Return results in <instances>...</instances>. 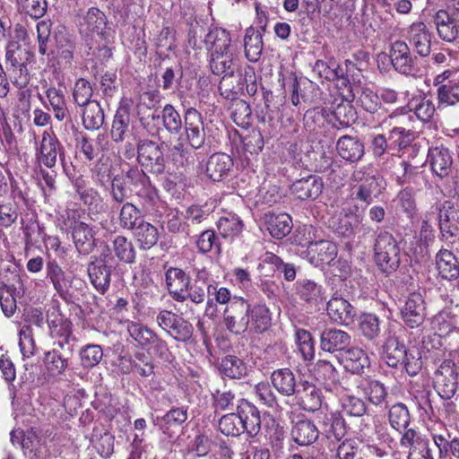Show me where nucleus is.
Listing matches in <instances>:
<instances>
[{"instance_id": "a18cd8bd", "label": "nucleus", "mask_w": 459, "mask_h": 459, "mask_svg": "<svg viewBox=\"0 0 459 459\" xmlns=\"http://www.w3.org/2000/svg\"><path fill=\"white\" fill-rule=\"evenodd\" d=\"M297 289L300 299L308 303L316 305L325 299L322 286L313 281L302 280L298 282Z\"/></svg>"}, {"instance_id": "4468645a", "label": "nucleus", "mask_w": 459, "mask_h": 459, "mask_svg": "<svg viewBox=\"0 0 459 459\" xmlns=\"http://www.w3.org/2000/svg\"><path fill=\"white\" fill-rule=\"evenodd\" d=\"M389 58L394 70L402 74L414 71V57L408 44L401 39L394 40L389 47Z\"/></svg>"}, {"instance_id": "a19ab883", "label": "nucleus", "mask_w": 459, "mask_h": 459, "mask_svg": "<svg viewBox=\"0 0 459 459\" xmlns=\"http://www.w3.org/2000/svg\"><path fill=\"white\" fill-rule=\"evenodd\" d=\"M406 348L397 338L392 337L386 340L384 350L383 359L389 367H397L403 358L405 357Z\"/></svg>"}, {"instance_id": "a211bd4d", "label": "nucleus", "mask_w": 459, "mask_h": 459, "mask_svg": "<svg viewBox=\"0 0 459 459\" xmlns=\"http://www.w3.org/2000/svg\"><path fill=\"white\" fill-rule=\"evenodd\" d=\"M294 395L297 404L305 411H316L322 406L321 390L307 381L300 384Z\"/></svg>"}, {"instance_id": "20e7f679", "label": "nucleus", "mask_w": 459, "mask_h": 459, "mask_svg": "<svg viewBox=\"0 0 459 459\" xmlns=\"http://www.w3.org/2000/svg\"><path fill=\"white\" fill-rule=\"evenodd\" d=\"M332 100L330 106L319 108H316L313 111L307 112L305 119H307L312 113L322 114L324 117H328L332 114L342 127H347L357 119V113L351 106V102L355 100V94L351 90L348 95L336 92L335 95H331Z\"/></svg>"}, {"instance_id": "9d476101", "label": "nucleus", "mask_w": 459, "mask_h": 459, "mask_svg": "<svg viewBox=\"0 0 459 459\" xmlns=\"http://www.w3.org/2000/svg\"><path fill=\"white\" fill-rule=\"evenodd\" d=\"M35 156L39 164L51 169L55 167L57 157L60 159L64 157V148L53 133L44 131L36 147Z\"/></svg>"}, {"instance_id": "69168bd1", "label": "nucleus", "mask_w": 459, "mask_h": 459, "mask_svg": "<svg viewBox=\"0 0 459 459\" xmlns=\"http://www.w3.org/2000/svg\"><path fill=\"white\" fill-rule=\"evenodd\" d=\"M405 357L401 360V364L410 376H416L422 368V361L420 351L413 348L405 351Z\"/></svg>"}, {"instance_id": "2f4dec72", "label": "nucleus", "mask_w": 459, "mask_h": 459, "mask_svg": "<svg viewBox=\"0 0 459 459\" xmlns=\"http://www.w3.org/2000/svg\"><path fill=\"white\" fill-rule=\"evenodd\" d=\"M273 387L282 395H294L297 391V382L294 373L289 368L273 371L271 376Z\"/></svg>"}, {"instance_id": "7ed1b4c3", "label": "nucleus", "mask_w": 459, "mask_h": 459, "mask_svg": "<svg viewBox=\"0 0 459 459\" xmlns=\"http://www.w3.org/2000/svg\"><path fill=\"white\" fill-rule=\"evenodd\" d=\"M353 179L357 182L352 187L351 196L354 199L369 205L385 190V184L381 176L360 168L353 172Z\"/></svg>"}, {"instance_id": "864d4df0", "label": "nucleus", "mask_w": 459, "mask_h": 459, "mask_svg": "<svg viewBox=\"0 0 459 459\" xmlns=\"http://www.w3.org/2000/svg\"><path fill=\"white\" fill-rule=\"evenodd\" d=\"M217 227L223 238H234L242 231L243 223L236 214H228L218 221Z\"/></svg>"}, {"instance_id": "49530a36", "label": "nucleus", "mask_w": 459, "mask_h": 459, "mask_svg": "<svg viewBox=\"0 0 459 459\" xmlns=\"http://www.w3.org/2000/svg\"><path fill=\"white\" fill-rule=\"evenodd\" d=\"M46 96L53 109L55 117L59 121L64 120L68 114L65 91L61 88L49 87L46 91Z\"/></svg>"}, {"instance_id": "aec40b11", "label": "nucleus", "mask_w": 459, "mask_h": 459, "mask_svg": "<svg viewBox=\"0 0 459 459\" xmlns=\"http://www.w3.org/2000/svg\"><path fill=\"white\" fill-rule=\"evenodd\" d=\"M327 314L333 322L348 325L353 322L356 311L348 300L334 294L327 302Z\"/></svg>"}, {"instance_id": "f03ea898", "label": "nucleus", "mask_w": 459, "mask_h": 459, "mask_svg": "<svg viewBox=\"0 0 459 459\" xmlns=\"http://www.w3.org/2000/svg\"><path fill=\"white\" fill-rule=\"evenodd\" d=\"M261 420L258 410L248 401L242 399L238 404V413H229L221 418L219 429L226 436H238L247 432L255 436L260 429Z\"/></svg>"}, {"instance_id": "e2e57ef3", "label": "nucleus", "mask_w": 459, "mask_h": 459, "mask_svg": "<svg viewBox=\"0 0 459 459\" xmlns=\"http://www.w3.org/2000/svg\"><path fill=\"white\" fill-rule=\"evenodd\" d=\"M397 206L406 213L410 219L414 218L417 212L416 202L412 191L404 188L399 192L396 197Z\"/></svg>"}, {"instance_id": "cd10ccee", "label": "nucleus", "mask_w": 459, "mask_h": 459, "mask_svg": "<svg viewBox=\"0 0 459 459\" xmlns=\"http://www.w3.org/2000/svg\"><path fill=\"white\" fill-rule=\"evenodd\" d=\"M336 150L341 158L350 162H356L364 155L363 143L358 138L350 135L338 139Z\"/></svg>"}, {"instance_id": "37998d69", "label": "nucleus", "mask_w": 459, "mask_h": 459, "mask_svg": "<svg viewBox=\"0 0 459 459\" xmlns=\"http://www.w3.org/2000/svg\"><path fill=\"white\" fill-rule=\"evenodd\" d=\"M47 270L48 277L51 280L55 290L61 297L65 298L68 294L71 281L65 277V272L55 261L48 264Z\"/></svg>"}, {"instance_id": "ea45409f", "label": "nucleus", "mask_w": 459, "mask_h": 459, "mask_svg": "<svg viewBox=\"0 0 459 459\" xmlns=\"http://www.w3.org/2000/svg\"><path fill=\"white\" fill-rule=\"evenodd\" d=\"M355 94L356 104L360 106L365 111L374 114L381 107L379 96L372 89L368 87H359L356 90Z\"/></svg>"}, {"instance_id": "0e129e2a", "label": "nucleus", "mask_w": 459, "mask_h": 459, "mask_svg": "<svg viewBox=\"0 0 459 459\" xmlns=\"http://www.w3.org/2000/svg\"><path fill=\"white\" fill-rule=\"evenodd\" d=\"M19 8L31 18L39 19L47 12L46 0H18Z\"/></svg>"}, {"instance_id": "423d86ee", "label": "nucleus", "mask_w": 459, "mask_h": 459, "mask_svg": "<svg viewBox=\"0 0 459 459\" xmlns=\"http://www.w3.org/2000/svg\"><path fill=\"white\" fill-rule=\"evenodd\" d=\"M250 303L245 298H235L222 312V324L234 334H241L248 330Z\"/></svg>"}, {"instance_id": "473e14b6", "label": "nucleus", "mask_w": 459, "mask_h": 459, "mask_svg": "<svg viewBox=\"0 0 459 459\" xmlns=\"http://www.w3.org/2000/svg\"><path fill=\"white\" fill-rule=\"evenodd\" d=\"M291 435L299 446H309L317 440L319 430L313 421L304 420L295 423Z\"/></svg>"}, {"instance_id": "13d9d810", "label": "nucleus", "mask_w": 459, "mask_h": 459, "mask_svg": "<svg viewBox=\"0 0 459 459\" xmlns=\"http://www.w3.org/2000/svg\"><path fill=\"white\" fill-rule=\"evenodd\" d=\"M437 100L440 104L455 105L459 101V80L451 81L446 85L437 88Z\"/></svg>"}, {"instance_id": "e433bc0d", "label": "nucleus", "mask_w": 459, "mask_h": 459, "mask_svg": "<svg viewBox=\"0 0 459 459\" xmlns=\"http://www.w3.org/2000/svg\"><path fill=\"white\" fill-rule=\"evenodd\" d=\"M244 48L246 57L250 62H256L259 60L263 50L262 35L253 27H249L246 30Z\"/></svg>"}, {"instance_id": "bf43d9fd", "label": "nucleus", "mask_w": 459, "mask_h": 459, "mask_svg": "<svg viewBox=\"0 0 459 459\" xmlns=\"http://www.w3.org/2000/svg\"><path fill=\"white\" fill-rule=\"evenodd\" d=\"M92 93L93 90L89 81L84 78H80L76 81L73 97L78 106L84 107L91 101H94V100H91Z\"/></svg>"}, {"instance_id": "ddd939ff", "label": "nucleus", "mask_w": 459, "mask_h": 459, "mask_svg": "<svg viewBox=\"0 0 459 459\" xmlns=\"http://www.w3.org/2000/svg\"><path fill=\"white\" fill-rule=\"evenodd\" d=\"M184 118L186 142L193 149H200L205 142V131L201 113L194 108H189L186 110Z\"/></svg>"}, {"instance_id": "bb28decb", "label": "nucleus", "mask_w": 459, "mask_h": 459, "mask_svg": "<svg viewBox=\"0 0 459 459\" xmlns=\"http://www.w3.org/2000/svg\"><path fill=\"white\" fill-rule=\"evenodd\" d=\"M436 269L441 278L453 281L459 277V264L455 255L447 249H441L436 255Z\"/></svg>"}, {"instance_id": "c85d7f7f", "label": "nucleus", "mask_w": 459, "mask_h": 459, "mask_svg": "<svg viewBox=\"0 0 459 459\" xmlns=\"http://www.w3.org/2000/svg\"><path fill=\"white\" fill-rule=\"evenodd\" d=\"M119 332L125 329L132 339L140 346L151 345L156 340V333L151 328L132 321L119 322Z\"/></svg>"}, {"instance_id": "6e6552de", "label": "nucleus", "mask_w": 459, "mask_h": 459, "mask_svg": "<svg viewBox=\"0 0 459 459\" xmlns=\"http://www.w3.org/2000/svg\"><path fill=\"white\" fill-rule=\"evenodd\" d=\"M458 373L451 359H445L437 368L434 376V387L444 400H450L456 393Z\"/></svg>"}, {"instance_id": "5fc2aeb1", "label": "nucleus", "mask_w": 459, "mask_h": 459, "mask_svg": "<svg viewBox=\"0 0 459 459\" xmlns=\"http://www.w3.org/2000/svg\"><path fill=\"white\" fill-rule=\"evenodd\" d=\"M221 373L230 378H240L247 374L244 362L235 356H226L221 363Z\"/></svg>"}, {"instance_id": "4be33fe9", "label": "nucleus", "mask_w": 459, "mask_h": 459, "mask_svg": "<svg viewBox=\"0 0 459 459\" xmlns=\"http://www.w3.org/2000/svg\"><path fill=\"white\" fill-rule=\"evenodd\" d=\"M342 363L344 368L352 373L359 374L369 367V359L366 351L359 347H348L342 353Z\"/></svg>"}, {"instance_id": "6ab92c4d", "label": "nucleus", "mask_w": 459, "mask_h": 459, "mask_svg": "<svg viewBox=\"0 0 459 459\" xmlns=\"http://www.w3.org/2000/svg\"><path fill=\"white\" fill-rule=\"evenodd\" d=\"M324 182L321 178L310 175L296 180L290 187L291 194L300 200H315L323 192Z\"/></svg>"}, {"instance_id": "3c124183", "label": "nucleus", "mask_w": 459, "mask_h": 459, "mask_svg": "<svg viewBox=\"0 0 459 459\" xmlns=\"http://www.w3.org/2000/svg\"><path fill=\"white\" fill-rule=\"evenodd\" d=\"M361 389L364 395L374 405H380L385 401L386 388L377 380H366L361 384Z\"/></svg>"}, {"instance_id": "dca6fc26", "label": "nucleus", "mask_w": 459, "mask_h": 459, "mask_svg": "<svg viewBox=\"0 0 459 459\" xmlns=\"http://www.w3.org/2000/svg\"><path fill=\"white\" fill-rule=\"evenodd\" d=\"M411 111L420 121L428 122L433 117L436 108L431 100L419 95L411 98L406 106L396 108L388 117L392 119Z\"/></svg>"}, {"instance_id": "4d7b16f0", "label": "nucleus", "mask_w": 459, "mask_h": 459, "mask_svg": "<svg viewBox=\"0 0 459 459\" xmlns=\"http://www.w3.org/2000/svg\"><path fill=\"white\" fill-rule=\"evenodd\" d=\"M161 120L165 129L173 134H177L182 128V119L175 108L167 104L161 110Z\"/></svg>"}, {"instance_id": "6e6d98bb", "label": "nucleus", "mask_w": 459, "mask_h": 459, "mask_svg": "<svg viewBox=\"0 0 459 459\" xmlns=\"http://www.w3.org/2000/svg\"><path fill=\"white\" fill-rule=\"evenodd\" d=\"M296 345L304 360H312L315 356V343L311 333L304 329L296 331Z\"/></svg>"}, {"instance_id": "c756f323", "label": "nucleus", "mask_w": 459, "mask_h": 459, "mask_svg": "<svg viewBox=\"0 0 459 459\" xmlns=\"http://www.w3.org/2000/svg\"><path fill=\"white\" fill-rule=\"evenodd\" d=\"M456 320L451 308H444L430 318V329L435 335L446 337L455 328Z\"/></svg>"}, {"instance_id": "680f3d73", "label": "nucleus", "mask_w": 459, "mask_h": 459, "mask_svg": "<svg viewBox=\"0 0 459 459\" xmlns=\"http://www.w3.org/2000/svg\"><path fill=\"white\" fill-rule=\"evenodd\" d=\"M437 211H439L438 222L442 237L448 239L449 237H453L454 235L447 225L451 220L455 219L453 206L451 203L446 202L441 208H435V211H433L434 213Z\"/></svg>"}, {"instance_id": "2eb2a0df", "label": "nucleus", "mask_w": 459, "mask_h": 459, "mask_svg": "<svg viewBox=\"0 0 459 459\" xmlns=\"http://www.w3.org/2000/svg\"><path fill=\"white\" fill-rule=\"evenodd\" d=\"M50 335L53 345L61 349L67 355H72L75 344V337L72 332V322L67 319L53 321L50 325Z\"/></svg>"}, {"instance_id": "de8ad7c7", "label": "nucleus", "mask_w": 459, "mask_h": 459, "mask_svg": "<svg viewBox=\"0 0 459 459\" xmlns=\"http://www.w3.org/2000/svg\"><path fill=\"white\" fill-rule=\"evenodd\" d=\"M339 403L342 411L351 417H361L367 410L365 402L349 392H345L340 396Z\"/></svg>"}, {"instance_id": "7c9ffc66", "label": "nucleus", "mask_w": 459, "mask_h": 459, "mask_svg": "<svg viewBox=\"0 0 459 459\" xmlns=\"http://www.w3.org/2000/svg\"><path fill=\"white\" fill-rule=\"evenodd\" d=\"M265 224L271 236L278 239L287 236L292 229L291 217L285 212L267 214L265 217Z\"/></svg>"}, {"instance_id": "412c9836", "label": "nucleus", "mask_w": 459, "mask_h": 459, "mask_svg": "<svg viewBox=\"0 0 459 459\" xmlns=\"http://www.w3.org/2000/svg\"><path fill=\"white\" fill-rule=\"evenodd\" d=\"M350 334L340 329H325L320 335L321 349L331 353L345 351L350 346Z\"/></svg>"}, {"instance_id": "72a5a7b5", "label": "nucleus", "mask_w": 459, "mask_h": 459, "mask_svg": "<svg viewBox=\"0 0 459 459\" xmlns=\"http://www.w3.org/2000/svg\"><path fill=\"white\" fill-rule=\"evenodd\" d=\"M271 325V316L269 309L264 305L256 304L252 306L250 304L249 313V333H262L266 331Z\"/></svg>"}, {"instance_id": "f8f14e48", "label": "nucleus", "mask_w": 459, "mask_h": 459, "mask_svg": "<svg viewBox=\"0 0 459 459\" xmlns=\"http://www.w3.org/2000/svg\"><path fill=\"white\" fill-rule=\"evenodd\" d=\"M439 38L446 42L459 40V9L447 12L439 10L434 17Z\"/></svg>"}, {"instance_id": "4c0bfd02", "label": "nucleus", "mask_w": 459, "mask_h": 459, "mask_svg": "<svg viewBox=\"0 0 459 459\" xmlns=\"http://www.w3.org/2000/svg\"><path fill=\"white\" fill-rule=\"evenodd\" d=\"M428 430L433 439L434 444L438 448L440 459H445L449 455L450 435L445 425L441 421H435L428 426Z\"/></svg>"}, {"instance_id": "f3484780", "label": "nucleus", "mask_w": 459, "mask_h": 459, "mask_svg": "<svg viewBox=\"0 0 459 459\" xmlns=\"http://www.w3.org/2000/svg\"><path fill=\"white\" fill-rule=\"evenodd\" d=\"M407 39L420 56H428L431 52V32L423 22L411 23L407 29Z\"/></svg>"}, {"instance_id": "c03bdc74", "label": "nucleus", "mask_w": 459, "mask_h": 459, "mask_svg": "<svg viewBox=\"0 0 459 459\" xmlns=\"http://www.w3.org/2000/svg\"><path fill=\"white\" fill-rule=\"evenodd\" d=\"M134 235L143 249L153 247L159 238L158 230L149 222L141 221L134 229Z\"/></svg>"}, {"instance_id": "0eeeda50", "label": "nucleus", "mask_w": 459, "mask_h": 459, "mask_svg": "<svg viewBox=\"0 0 459 459\" xmlns=\"http://www.w3.org/2000/svg\"><path fill=\"white\" fill-rule=\"evenodd\" d=\"M75 23L80 33L85 37L94 33L107 39L108 35L107 18L103 12L96 7L88 10L79 8L75 10Z\"/></svg>"}, {"instance_id": "a878e982", "label": "nucleus", "mask_w": 459, "mask_h": 459, "mask_svg": "<svg viewBox=\"0 0 459 459\" xmlns=\"http://www.w3.org/2000/svg\"><path fill=\"white\" fill-rule=\"evenodd\" d=\"M310 375L326 389H332L339 382V372L327 359H318L309 370Z\"/></svg>"}, {"instance_id": "f257e3e1", "label": "nucleus", "mask_w": 459, "mask_h": 459, "mask_svg": "<svg viewBox=\"0 0 459 459\" xmlns=\"http://www.w3.org/2000/svg\"><path fill=\"white\" fill-rule=\"evenodd\" d=\"M230 33L221 27H212L204 38L212 72L231 77L235 73L234 50Z\"/></svg>"}, {"instance_id": "8fccbe9b", "label": "nucleus", "mask_w": 459, "mask_h": 459, "mask_svg": "<svg viewBox=\"0 0 459 459\" xmlns=\"http://www.w3.org/2000/svg\"><path fill=\"white\" fill-rule=\"evenodd\" d=\"M89 277L94 287L104 293L110 282L111 271L110 268L105 264H91L88 268Z\"/></svg>"}, {"instance_id": "052dcab7", "label": "nucleus", "mask_w": 459, "mask_h": 459, "mask_svg": "<svg viewBox=\"0 0 459 459\" xmlns=\"http://www.w3.org/2000/svg\"><path fill=\"white\" fill-rule=\"evenodd\" d=\"M19 346L21 352L24 358H30L35 354L36 344L33 339L32 327L30 325H23L19 333Z\"/></svg>"}, {"instance_id": "5701e85b", "label": "nucleus", "mask_w": 459, "mask_h": 459, "mask_svg": "<svg viewBox=\"0 0 459 459\" xmlns=\"http://www.w3.org/2000/svg\"><path fill=\"white\" fill-rule=\"evenodd\" d=\"M233 167V160L228 154L214 153L207 160L205 174L212 181L222 180Z\"/></svg>"}, {"instance_id": "c9c22d12", "label": "nucleus", "mask_w": 459, "mask_h": 459, "mask_svg": "<svg viewBox=\"0 0 459 459\" xmlns=\"http://www.w3.org/2000/svg\"><path fill=\"white\" fill-rule=\"evenodd\" d=\"M76 249L82 255L90 254L95 247V238L91 229L84 222L72 231Z\"/></svg>"}, {"instance_id": "f704fd0d", "label": "nucleus", "mask_w": 459, "mask_h": 459, "mask_svg": "<svg viewBox=\"0 0 459 459\" xmlns=\"http://www.w3.org/2000/svg\"><path fill=\"white\" fill-rule=\"evenodd\" d=\"M98 180L115 197L114 162L110 156L102 155L97 165Z\"/></svg>"}, {"instance_id": "79ce46f5", "label": "nucleus", "mask_w": 459, "mask_h": 459, "mask_svg": "<svg viewBox=\"0 0 459 459\" xmlns=\"http://www.w3.org/2000/svg\"><path fill=\"white\" fill-rule=\"evenodd\" d=\"M82 124L88 130L100 128L104 122V113L97 100L82 107Z\"/></svg>"}, {"instance_id": "1a4fd4ad", "label": "nucleus", "mask_w": 459, "mask_h": 459, "mask_svg": "<svg viewBox=\"0 0 459 459\" xmlns=\"http://www.w3.org/2000/svg\"><path fill=\"white\" fill-rule=\"evenodd\" d=\"M400 315L403 323L410 328L419 327L426 318V302L419 291L411 292L400 307Z\"/></svg>"}, {"instance_id": "9b49d317", "label": "nucleus", "mask_w": 459, "mask_h": 459, "mask_svg": "<svg viewBox=\"0 0 459 459\" xmlns=\"http://www.w3.org/2000/svg\"><path fill=\"white\" fill-rule=\"evenodd\" d=\"M337 247L328 240L308 241L307 249L302 252L303 257L311 264L318 267L331 264L337 256Z\"/></svg>"}, {"instance_id": "b1692460", "label": "nucleus", "mask_w": 459, "mask_h": 459, "mask_svg": "<svg viewBox=\"0 0 459 459\" xmlns=\"http://www.w3.org/2000/svg\"><path fill=\"white\" fill-rule=\"evenodd\" d=\"M166 283L175 300L185 301L186 290L189 287L190 280L183 270L169 268L166 272Z\"/></svg>"}, {"instance_id": "58836bf2", "label": "nucleus", "mask_w": 459, "mask_h": 459, "mask_svg": "<svg viewBox=\"0 0 459 459\" xmlns=\"http://www.w3.org/2000/svg\"><path fill=\"white\" fill-rule=\"evenodd\" d=\"M61 349L54 346L51 351L45 353L44 363L51 375L62 374L68 367V360L72 355H67L65 351L61 352Z\"/></svg>"}, {"instance_id": "603ef678", "label": "nucleus", "mask_w": 459, "mask_h": 459, "mask_svg": "<svg viewBox=\"0 0 459 459\" xmlns=\"http://www.w3.org/2000/svg\"><path fill=\"white\" fill-rule=\"evenodd\" d=\"M388 420L391 427L397 431L405 429L410 423V413L407 407L402 403L394 404L389 409Z\"/></svg>"}, {"instance_id": "39448f33", "label": "nucleus", "mask_w": 459, "mask_h": 459, "mask_svg": "<svg viewBox=\"0 0 459 459\" xmlns=\"http://www.w3.org/2000/svg\"><path fill=\"white\" fill-rule=\"evenodd\" d=\"M374 256L377 266L385 273L394 272L400 264V248L388 232H381L376 238Z\"/></svg>"}, {"instance_id": "09e8293b", "label": "nucleus", "mask_w": 459, "mask_h": 459, "mask_svg": "<svg viewBox=\"0 0 459 459\" xmlns=\"http://www.w3.org/2000/svg\"><path fill=\"white\" fill-rule=\"evenodd\" d=\"M138 160L143 166L160 164L162 152L158 144L152 141L142 142L137 148Z\"/></svg>"}, {"instance_id": "338daca9", "label": "nucleus", "mask_w": 459, "mask_h": 459, "mask_svg": "<svg viewBox=\"0 0 459 459\" xmlns=\"http://www.w3.org/2000/svg\"><path fill=\"white\" fill-rule=\"evenodd\" d=\"M167 333L176 341L186 342L192 336L193 327L191 324L178 316Z\"/></svg>"}, {"instance_id": "774afa93", "label": "nucleus", "mask_w": 459, "mask_h": 459, "mask_svg": "<svg viewBox=\"0 0 459 459\" xmlns=\"http://www.w3.org/2000/svg\"><path fill=\"white\" fill-rule=\"evenodd\" d=\"M103 356V351L99 345H87L81 352V362L84 368H92L97 365Z\"/></svg>"}, {"instance_id": "393cba45", "label": "nucleus", "mask_w": 459, "mask_h": 459, "mask_svg": "<svg viewBox=\"0 0 459 459\" xmlns=\"http://www.w3.org/2000/svg\"><path fill=\"white\" fill-rule=\"evenodd\" d=\"M428 160L433 173L440 178L448 175L453 162L449 150L444 146L429 148Z\"/></svg>"}]
</instances>
